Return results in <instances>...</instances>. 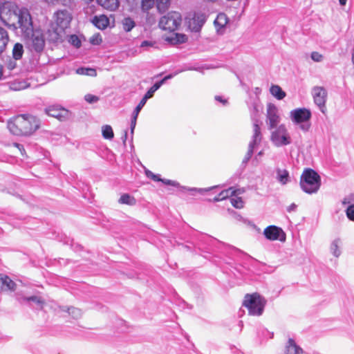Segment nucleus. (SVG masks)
<instances>
[{
    "mask_svg": "<svg viewBox=\"0 0 354 354\" xmlns=\"http://www.w3.org/2000/svg\"><path fill=\"white\" fill-rule=\"evenodd\" d=\"M39 126V120L29 114L17 115L8 123L9 131L16 136H29L38 129Z\"/></svg>",
    "mask_w": 354,
    "mask_h": 354,
    "instance_id": "obj_1",
    "label": "nucleus"
},
{
    "mask_svg": "<svg viewBox=\"0 0 354 354\" xmlns=\"http://www.w3.org/2000/svg\"><path fill=\"white\" fill-rule=\"evenodd\" d=\"M55 25L53 26V33L50 35V39L57 42L62 39L65 33V30L68 28L72 17L66 10H58L55 13Z\"/></svg>",
    "mask_w": 354,
    "mask_h": 354,
    "instance_id": "obj_2",
    "label": "nucleus"
},
{
    "mask_svg": "<svg viewBox=\"0 0 354 354\" xmlns=\"http://www.w3.org/2000/svg\"><path fill=\"white\" fill-rule=\"evenodd\" d=\"M301 189L308 194L317 193L321 186V177L312 169H306L300 178Z\"/></svg>",
    "mask_w": 354,
    "mask_h": 354,
    "instance_id": "obj_3",
    "label": "nucleus"
},
{
    "mask_svg": "<svg viewBox=\"0 0 354 354\" xmlns=\"http://www.w3.org/2000/svg\"><path fill=\"white\" fill-rule=\"evenodd\" d=\"M20 9L16 3L11 1H5L0 5V19L9 28L17 29V21Z\"/></svg>",
    "mask_w": 354,
    "mask_h": 354,
    "instance_id": "obj_4",
    "label": "nucleus"
},
{
    "mask_svg": "<svg viewBox=\"0 0 354 354\" xmlns=\"http://www.w3.org/2000/svg\"><path fill=\"white\" fill-rule=\"evenodd\" d=\"M266 305V300L257 293L247 294L245 296L243 306L247 308L249 315L260 316L262 315Z\"/></svg>",
    "mask_w": 354,
    "mask_h": 354,
    "instance_id": "obj_5",
    "label": "nucleus"
},
{
    "mask_svg": "<svg viewBox=\"0 0 354 354\" xmlns=\"http://www.w3.org/2000/svg\"><path fill=\"white\" fill-rule=\"evenodd\" d=\"M290 118L292 122L299 125V128L304 132H308L310 128V119L311 112L306 108H298L290 111Z\"/></svg>",
    "mask_w": 354,
    "mask_h": 354,
    "instance_id": "obj_6",
    "label": "nucleus"
},
{
    "mask_svg": "<svg viewBox=\"0 0 354 354\" xmlns=\"http://www.w3.org/2000/svg\"><path fill=\"white\" fill-rule=\"evenodd\" d=\"M270 130L271 131L270 141L275 147H281L292 143V140L286 124H279Z\"/></svg>",
    "mask_w": 354,
    "mask_h": 354,
    "instance_id": "obj_7",
    "label": "nucleus"
},
{
    "mask_svg": "<svg viewBox=\"0 0 354 354\" xmlns=\"http://www.w3.org/2000/svg\"><path fill=\"white\" fill-rule=\"evenodd\" d=\"M17 301L22 306H27L37 310H42L46 304L45 299L39 295H26L22 291L15 294Z\"/></svg>",
    "mask_w": 354,
    "mask_h": 354,
    "instance_id": "obj_8",
    "label": "nucleus"
},
{
    "mask_svg": "<svg viewBox=\"0 0 354 354\" xmlns=\"http://www.w3.org/2000/svg\"><path fill=\"white\" fill-rule=\"evenodd\" d=\"M182 23L180 13L176 11L168 12L162 17L159 21V27L169 32H173L178 28Z\"/></svg>",
    "mask_w": 354,
    "mask_h": 354,
    "instance_id": "obj_9",
    "label": "nucleus"
},
{
    "mask_svg": "<svg viewBox=\"0 0 354 354\" xmlns=\"http://www.w3.org/2000/svg\"><path fill=\"white\" fill-rule=\"evenodd\" d=\"M18 16L19 17L17 21V28H21L25 37H29L32 30H34L32 17L29 11L26 8L20 9Z\"/></svg>",
    "mask_w": 354,
    "mask_h": 354,
    "instance_id": "obj_10",
    "label": "nucleus"
},
{
    "mask_svg": "<svg viewBox=\"0 0 354 354\" xmlns=\"http://www.w3.org/2000/svg\"><path fill=\"white\" fill-rule=\"evenodd\" d=\"M27 37L26 44L30 51L36 53L43 51L45 46V39L40 30H32Z\"/></svg>",
    "mask_w": 354,
    "mask_h": 354,
    "instance_id": "obj_11",
    "label": "nucleus"
},
{
    "mask_svg": "<svg viewBox=\"0 0 354 354\" xmlns=\"http://www.w3.org/2000/svg\"><path fill=\"white\" fill-rule=\"evenodd\" d=\"M312 95L315 104L318 106L322 113H326V103L328 97V93L323 86H314L312 89Z\"/></svg>",
    "mask_w": 354,
    "mask_h": 354,
    "instance_id": "obj_12",
    "label": "nucleus"
},
{
    "mask_svg": "<svg viewBox=\"0 0 354 354\" xmlns=\"http://www.w3.org/2000/svg\"><path fill=\"white\" fill-rule=\"evenodd\" d=\"M266 118V122L269 129H274L279 126L281 118L279 114V110L275 105L272 104L268 105Z\"/></svg>",
    "mask_w": 354,
    "mask_h": 354,
    "instance_id": "obj_13",
    "label": "nucleus"
},
{
    "mask_svg": "<svg viewBox=\"0 0 354 354\" xmlns=\"http://www.w3.org/2000/svg\"><path fill=\"white\" fill-rule=\"evenodd\" d=\"M205 14L201 12H194L193 17L189 19L187 26L192 32H198L206 21Z\"/></svg>",
    "mask_w": 354,
    "mask_h": 354,
    "instance_id": "obj_14",
    "label": "nucleus"
},
{
    "mask_svg": "<svg viewBox=\"0 0 354 354\" xmlns=\"http://www.w3.org/2000/svg\"><path fill=\"white\" fill-rule=\"evenodd\" d=\"M263 234L266 239L271 241L279 240L284 241L286 240V234L283 231L281 228L275 225L267 227L263 231Z\"/></svg>",
    "mask_w": 354,
    "mask_h": 354,
    "instance_id": "obj_15",
    "label": "nucleus"
},
{
    "mask_svg": "<svg viewBox=\"0 0 354 354\" xmlns=\"http://www.w3.org/2000/svg\"><path fill=\"white\" fill-rule=\"evenodd\" d=\"M45 113L50 116L57 118L59 120H63L68 118V110L59 106H50L45 109Z\"/></svg>",
    "mask_w": 354,
    "mask_h": 354,
    "instance_id": "obj_16",
    "label": "nucleus"
},
{
    "mask_svg": "<svg viewBox=\"0 0 354 354\" xmlns=\"http://www.w3.org/2000/svg\"><path fill=\"white\" fill-rule=\"evenodd\" d=\"M261 140L262 134L261 132V127L258 123V121L256 120L253 123V134L249 145H252V147H255L261 143Z\"/></svg>",
    "mask_w": 354,
    "mask_h": 354,
    "instance_id": "obj_17",
    "label": "nucleus"
},
{
    "mask_svg": "<svg viewBox=\"0 0 354 354\" xmlns=\"http://www.w3.org/2000/svg\"><path fill=\"white\" fill-rule=\"evenodd\" d=\"M147 100H145L144 97L142 98V100L140 101L139 104L136 106L135 109L133 110L131 115V133L133 135L134 132V129L136 128V122L138 119V116L139 115V113L140 112L141 109L143 108V106L145 105L147 102Z\"/></svg>",
    "mask_w": 354,
    "mask_h": 354,
    "instance_id": "obj_18",
    "label": "nucleus"
},
{
    "mask_svg": "<svg viewBox=\"0 0 354 354\" xmlns=\"http://www.w3.org/2000/svg\"><path fill=\"white\" fill-rule=\"evenodd\" d=\"M92 23L100 30H104L109 25V19L104 15H100L95 16L92 20Z\"/></svg>",
    "mask_w": 354,
    "mask_h": 354,
    "instance_id": "obj_19",
    "label": "nucleus"
},
{
    "mask_svg": "<svg viewBox=\"0 0 354 354\" xmlns=\"http://www.w3.org/2000/svg\"><path fill=\"white\" fill-rule=\"evenodd\" d=\"M15 283L8 276L0 274V288L2 290H14Z\"/></svg>",
    "mask_w": 354,
    "mask_h": 354,
    "instance_id": "obj_20",
    "label": "nucleus"
},
{
    "mask_svg": "<svg viewBox=\"0 0 354 354\" xmlns=\"http://www.w3.org/2000/svg\"><path fill=\"white\" fill-rule=\"evenodd\" d=\"M286 354H303V349L293 339L289 338L286 345Z\"/></svg>",
    "mask_w": 354,
    "mask_h": 354,
    "instance_id": "obj_21",
    "label": "nucleus"
},
{
    "mask_svg": "<svg viewBox=\"0 0 354 354\" xmlns=\"http://www.w3.org/2000/svg\"><path fill=\"white\" fill-rule=\"evenodd\" d=\"M99 5L111 11L115 10L119 6L118 0H97Z\"/></svg>",
    "mask_w": 354,
    "mask_h": 354,
    "instance_id": "obj_22",
    "label": "nucleus"
},
{
    "mask_svg": "<svg viewBox=\"0 0 354 354\" xmlns=\"http://www.w3.org/2000/svg\"><path fill=\"white\" fill-rule=\"evenodd\" d=\"M243 192H244L243 190H241L239 189H233L232 187H230L227 189L221 191L218 194V196H220V198H221V200L223 201L229 197L236 196L237 195L243 193Z\"/></svg>",
    "mask_w": 354,
    "mask_h": 354,
    "instance_id": "obj_23",
    "label": "nucleus"
},
{
    "mask_svg": "<svg viewBox=\"0 0 354 354\" xmlns=\"http://www.w3.org/2000/svg\"><path fill=\"white\" fill-rule=\"evenodd\" d=\"M341 245L342 241L339 238H337L332 241L330 246V251L334 257H339L341 255Z\"/></svg>",
    "mask_w": 354,
    "mask_h": 354,
    "instance_id": "obj_24",
    "label": "nucleus"
},
{
    "mask_svg": "<svg viewBox=\"0 0 354 354\" xmlns=\"http://www.w3.org/2000/svg\"><path fill=\"white\" fill-rule=\"evenodd\" d=\"M9 37L7 31L0 27V54L6 49V46L8 42Z\"/></svg>",
    "mask_w": 354,
    "mask_h": 354,
    "instance_id": "obj_25",
    "label": "nucleus"
},
{
    "mask_svg": "<svg viewBox=\"0 0 354 354\" xmlns=\"http://www.w3.org/2000/svg\"><path fill=\"white\" fill-rule=\"evenodd\" d=\"M270 91L277 100H282L286 97V93L278 85H272L270 87Z\"/></svg>",
    "mask_w": 354,
    "mask_h": 354,
    "instance_id": "obj_26",
    "label": "nucleus"
},
{
    "mask_svg": "<svg viewBox=\"0 0 354 354\" xmlns=\"http://www.w3.org/2000/svg\"><path fill=\"white\" fill-rule=\"evenodd\" d=\"M277 180L282 185H286L289 181V173L286 169L277 170Z\"/></svg>",
    "mask_w": 354,
    "mask_h": 354,
    "instance_id": "obj_27",
    "label": "nucleus"
},
{
    "mask_svg": "<svg viewBox=\"0 0 354 354\" xmlns=\"http://www.w3.org/2000/svg\"><path fill=\"white\" fill-rule=\"evenodd\" d=\"M24 54V46L20 43H17L15 44L12 49V57L15 60H19L21 59Z\"/></svg>",
    "mask_w": 354,
    "mask_h": 354,
    "instance_id": "obj_28",
    "label": "nucleus"
},
{
    "mask_svg": "<svg viewBox=\"0 0 354 354\" xmlns=\"http://www.w3.org/2000/svg\"><path fill=\"white\" fill-rule=\"evenodd\" d=\"M118 201L121 204H125L131 206L134 205L136 203L135 198L130 196L129 194H122Z\"/></svg>",
    "mask_w": 354,
    "mask_h": 354,
    "instance_id": "obj_29",
    "label": "nucleus"
},
{
    "mask_svg": "<svg viewBox=\"0 0 354 354\" xmlns=\"http://www.w3.org/2000/svg\"><path fill=\"white\" fill-rule=\"evenodd\" d=\"M76 73L79 75H88L95 77L97 75V72L95 68L80 67L76 70Z\"/></svg>",
    "mask_w": 354,
    "mask_h": 354,
    "instance_id": "obj_30",
    "label": "nucleus"
},
{
    "mask_svg": "<svg viewBox=\"0 0 354 354\" xmlns=\"http://www.w3.org/2000/svg\"><path fill=\"white\" fill-rule=\"evenodd\" d=\"M219 187H220L219 185H216V186H213V187H207V188H196V187L189 188V187H180V188L182 190H186V191H189V192H198L201 194H203L205 192H208L211 191L212 189L218 188Z\"/></svg>",
    "mask_w": 354,
    "mask_h": 354,
    "instance_id": "obj_31",
    "label": "nucleus"
},
{
    "mask_svg": "<svg viewBox=\"0 0 354 354\" xmlns=\"http://www.w3.org/2000/svg\"><path fill=\"white\" fill-rule=\"evenodd\" d=\"M62 310L63 311H67L69 315H71L74 319H78L82 315V311L80 309L75 308V307H70V308H66L62 307Z\"/></svg>",
    "mask_w": 354,
    "mask_h": 354,
    "instance_id": "obj_32",
    "label": "nucleus"
},
{
    "mask_svg": "<svg viewBox=\"0 0 354 354\" xmlns=\"http://www.w3.org/2000/svg\"><path fill=\"white\" fill-rule=\"evenodd\" d=\"M102 136L105 139L111 140L114 136V133H113L112 127L110 125L106 124V125L102 126Z\"/></svg>",
    "mask_w": 354,
    "mask_h": 354,
    "instance_id": "obj_33",
    "label": "nucleus"
},
{
    "mask_svg": "<svg viewBox=\"0 0 354 354\" xmlns=\"http://www.w3.org/2000/svg\"><path fill=\"white\" fill-rule=\"evenodd\" d=\"M170 5V0H157L156 7L159 12H165Z\"/></svg>",
    "mask_w": 354,
    "mask_h": 354,
    "instance_id": "obj_34",
    "label": "nucleus"
},
{
    "mask_svg": "<svg viewBox=\"0 0 354 354\" xmlns=\"http://www.w3.org/2000/svg\"><path fill=\"white\" fill-rule=\"evenodd\" d=\"M122 26L126 32H129L135 27L136 23L131 18L126 17L122 20Z\"/></svg>",
    "mask_w": 354,
    "mask_h": 354,
    "instance_id": "obj_35",
    "label": "nucleus"
},
{
    "mask_svg": "<svg viewBox=\"0 0 354 354\" xmlns=\"http://www.w3.org/2000/svg\"><path fill=\"white\" fill-rule=\"evenodd\" d=\"M227 22V17L223 13L218 15L216 19L214 20V24L216 27L223 28Z\"/></svg>",
    "mask_w": 354,
    "mask_h": 354,
    "instance_id": "obj_36",
    "label": "nucleus"
},
{
    "mask_svg": "<svg viewBox=\"0 0 354 354\" xmlns=\"http://www.w3.org/2000/svg\"><path fill=\"white\" fill-rule=\"evenodd\" d=\"M161 86L160 84L157 82H156L149 90L148 91L145 93V95H144V98L145 100H148L151 97H153V93L158 90L160 88V87Z\"/></svg>",
    "mask_w": 354,
    "mask_h": 354,
    "instance_id": "obj_37",
    "label": "nucleus"
},
{
    "mask_svg": "<svg viewBox=\"0 0 354 354\" xmlns=\"http://www.w3.org/2000/svg\"><path fill=\"white\" fill-rule=\"evenodd\" d=\"M230 203L233 207L237 209H241L244 206V202L241 197H231Z\"/></svg>",
    "mask_w": 354,
    "mask_h": 354,
    "instance_id": "obj_38",
    "label": "nucleus"
},
{
    "mask_svg": "<svg viewBox=\"0 0 354 354\" xmlns=\"http://www.w3.org/2000/svg\"><path fill=\"white\" fill-rule=\"evenodd\" d=\"M154 5V0H142L141 8L143 12H148Z\"/></svg>",
    "mask_w": 354,
    "mask_h": 354,
    "instance_id": "obj_39",
    "label": "nucleus"
},
{
    "mask_svg": "<svg viewBox=\"0 0 354 354\" xmlns=\"http://www.w3.org/2000/svg\"><path fill=\"white\" fill-rule=\"evenodd\" d=\"M187 40V37L183 34H176L175 38H171V41L174 43L183 44Z\"/></svg>",
    "mask_w": 354,
    "mask_h": 354,
    "instance_id": "obj_40",
    "label": "nucleus"
},
{
    "mask_svg": "<svg viewBox=\"0 0 354 354\" xmlns=\"http://www.w3.org/2000/svg\"><path fill=\"white\" fill-rule=\"evenodd\" d=\"M254 148L255 147H252V145L251 146L248 145V150L243 160V163H247L249 161V160L251 158V157L253 154Z\"/></svg>",
    "mask_w": 354,
    "mask_h": 354,
    "instance_id": "obj_41",
    "label": "nucleus"
},
{
    "mask_svg": "<svg viewBox=\"0 0 354 354\" xmlns=\"http://www.w3.org/2000/svg\"><path fill=\"white\" fill-rule=\"evenodd\" d=\"M346 214L349 220L354 221V205H351L347 207Z\"/></svg>",
    "mask_w": 354,
    "mask_h": 354,
    "instance_id": "obj_42",
    "label": "nucleus"
},
{
    "mask_svg": "<svg viewBox=\"0 0 354 354\" xmlns=\"http://www.w3.org/2000/svg\"><path fill=\"white\" fill-rule=\"evenodd\" d=\"M84 100L89 104H93L97 102L100 98L98 96L92 95V94H86L84 96Z\"/></svg>",
    "mask_w": 354,
    "mask_h": 354,
    "instance_id": "obj_43",
    "label": "nucleus"
},
{
    "mask_svg": "<svg viewBox=\"0 0 354 354\" xmlns=\"http://www.w3.org/2000/svg\"><path fill=\"white\" fill-rule=\"evenodd\" d=\"M69 41L72 45H73L76 48H79L81 46V41L75 35H73L71 36Z\"/></svg>",
    "mask_w": 354,
    "mask_h": 354,
    "instance_id": "obj_44",
    "label": "nucleus"
},
{
    "mask_svg": "<svg viewBox=\"0 0 354 354\" xmlns=\"http://www.w3.org/2000/svg\"><path fill=\"white\" fill-rule=\"evenodd\" d=\"M145 173H146V176L148 178L152 179L154 181L160 182V180H162V178H160V176L158 175L154 174L152 171H151L149 170L146 171Z\"/></svg>",
    "mask_w": 354,
    "mask_h": 354,
    "instance_id": "obj_45",
    "label": "nucleus"
},
{
    "mask_svg": "<svg viewBox=\"0 0 354 354\" xmlns=\"http://www.w3.org/2000/svg\"><path fill=\"white\" fill-rule=\"evenodd\" d=\"M311 59L316 62H320L323 60V55L318 52H313L310 55Z\"/></svg>",
    "mask_w": 354,
    "mask_h": 354,
    "instance_id": "obj_46",
    "label": "nucleus"
},
{
    "mask_svg": "<svg viewBox=\"0 0 354 354\" xmlns=\"http://www.w3.org/2000/svg\"><path fill=\"white\" fill-rule=\"evenodd\" d=\"M160 182L163 183L164 184H165L167 185H171V186L177 187H180V184L178 182L174 181V180L162 178V180H160Z\"/></svg>",
    "mask_w": 354,
    "mask_h": 354,
    "instance_id": "obj_47",
    "label": "nucleus"
},
{
    "mask_svg": "<svg viewBox=\"0 0 354 354\" xmlns=\"http://www.w3.org/2000/svg\"><path fill=\"white\" fill-rule=\"evenodd\" d=\"M101 41H102V38L100 37V35L93 37L91 39V43L93 44H95V45L99 44L101 43Z\"/></svg>",
    "mask_w": 354,
    "mask_h": 354,
    "instance_id": "obj_48",
    "label": "nucleus"
},
{
    "mask_svg": "<svg viewBox=\"0 0 354 354\" xmlns=\"http://www.w3.org/2000/svg\"><path fill=\"white\" fill-rule=\"evenodd\" d=\"M175 75L169 74L168 75H166L162 80L159 81L158 82L162 86L167 80L171 79Z\"/></svg>",
    "mask_w": 354,
    "mask_h": 354,
    "instance_id": "obj_49",
    "label": "nucleus"
},
{
    "mask_svg": "<svg viewBox=\"0 0 354 354\" xmlns=\"http://www.w3.org/2000/svg\"><path fill=\"white\" fill-rule=\"evenodd\" d=\"M14 146L16 147L21 151V153L22 155L24 154V152L25 151V149H24L23 145H21V144L15 142V143H14Z\"/></svg>",
    "mask_w": 354,
    "mask_h": 354,
    "instance_id": "obj_50",
    "label": "nucleus"
},
{
    "mask_svg": "<svg viewBox=\"0 0 354 354\" xmlns=\"http://www.w3.org/2000/svg\"><path fill=\"white\" fill-rule=\"evenodd\" d=\"M215 100L218 102H221L223 104H225L227 103V100H223L221 96H219V95H216L215 96Z\"/></svg>",
    "mask_w": 354,
    "mask_h": 354,
    "instance_id": "obj_51",
    "label": "nucleus"
},
{
    "mask_svg": "<svg viewBox=\"0 0 354 354\" xmlns=\"http://www.w3.org/2000/svg\"><path fill=\"white\" fill-rule=\"evenodd\" d=\"M297 208V205H295V203H292L290 205H289L287 208V211L288 212H292V211H295Z\"/></svg>",
    "mask_w": 354,
    "mask_h": 354,
    "instance_id": "obj_52",
    "label": "nucleus"
},
{
    "mask_svg": "<svg viewBox=\"0 0 354 354\" xmlns=\"http://www.w3.org/2000/svg\"><path fill=\"white\" fill-rule=\"evenodd\" d=\"M152 45H153V44H152L151 41H143L141 43L140 46H141V47H146V46H151Z\"/></svg>",
    "mask_w": 354,
    "mask_h": 354,
    "instance_id": "obj_53",
    "label": "nucleus"
},
{
    "mask_svg": "<svg viewBox=\"0 0 354 354\" xmlns=\"http://www.w3.org/2000/svg\"><path fill=\"white\" fill-rule=\"evenodd\" d=\"M15 67H16V63H15V62L10 61V62L8 63V68L10 70H12V69H14Z\"/></svg>",
    "mask_w": 354,
    "mask_h": 354,
    "instance_id": "obj_54",
    "label": "nucleus"
},
{
    "mask_svg": "<svg viewBox=\"0 0 354 354\" xmlns=\"http://www.w3.org/2000/svg\"><path fill=\"white\" fill-rule=\"evenodd\" d=\"M127 138V132L124 131V134L122 138L124 145H125V143H126Z\"/></svg>",
    "mask_w": 354,
    "mask_h": 354,
    "instance_id": "obj_55",
    "label": "nucleus"
},
{
    "mask_svg": "<svg viewBox=\"0 0 354 354\" xmlns=\"http://www.w3.org/2000/svg\"><path fill=\"white\" fill-rule=\"evenodd\" d=\"M221 201H222V200H221V198H220V196H218V194L217 196H216L213 199L214 202H218Z\"/></svg>",
    "mask_w": 354,
    "mask_h": 354,
    "instance_id": "obj_56",
    "label": "nucleus"
},
{
    "mask_svg": "<svg viewBox=\"0 0 354 354\" xmlns=\"http://www.w3.org/2000/svg\"><path fill=\"white\" fill-rule=\"evenodd\" d=\"M58 0H45V1L48 3H52L54 4L55 3L57 2Z\"/></svg>",
    "mask_w": 354,
    "mask_h": 354,
    "instance_id": "obj_57",
    "label": "nucleus"
},
{
    "mask_svg": "<svg viewBox=\"0 0 354 354\" xmlns=\"http://www.w3.org/2000/svg\"><path fill=\"white\" fill-rule=\"evenodd\" d=\"M339 2L341 6H345L346 4L347 0H339Z\"/></svg>",
    "mask_w": 354,
    "mask_h": 354,
    "instance_id": "obj_58",
    "label": "nucleus"
},
{
    "mask_svg": "<svg viewBox=\"0 0 354 354\" xmlns=\"http://www.w3.org/2000/svg\"><path fill=\"white\" fill-rule=\"evenodd\" d=\"M351 54H352V58H351L352 63L354 64V47L353 48V49L351 50Z\"/></svg>",
    "mask_w": 354,
    "mask_h": 354,
    "instance_id": "obj_59",
    "label": "nucleus"
},
{
    "mask_svg": "<svg viewBox=\"0 0 354 354\" xmlns=\"http://www.w3.org/2000/svg\"><path fill=\"white\" fill-rule=\"evenodd\" d=\"M3 78L2 66L0 65V80Z\"/></svg>",
    "mask_w": 354,
    "mask_h": 354,
    "instance_id": "obj_60",
    "label": "nucleus"
},
{
    "mask_svg": "<svg viewBox=\"0 0 354 354\" xmlns=\"http://www.w3.org/2000/svg\"><path fill=\"white\" fill-rule=\"evenodd\" d=\"M187 70H195V71H198V68H187Z\"/></svg>",
    "mask_w": 354,
    "mask_h": 354,
    "instance_id": "obj_61",
    "label": "nucleus"
},
{
    "mask_svg": "<svg viewBox=\"0 0 354 354\" xmlns=\"http://www.w3.org/2000/svg\"><path fill=\"white\" fill-rule=\"evenodd\" d=\"M263 154V151H259V152L258 153V156H262Z\"/></svg>",
    "mask_w": 354,
    "mask_h": 354,
    "instance_id": "obj_62",
    "label": "nucleus"
},
{
    "mask_svg": "<svg viewBox=\"0 0 354 354\" xmlns=\"http://www.w3.org/2000/svg\"><path fill=\"white\" fill-rule=\"evenodd\" d=\"M342 203H343V204H346V203H348V202H347V201L346 200V198H344Z\"/></svg>",
    "mask_w": 354,
    "mask_h": 354,
    "instance_id": "obj_63",
    "label": "nucleus"
}]
</instances>
